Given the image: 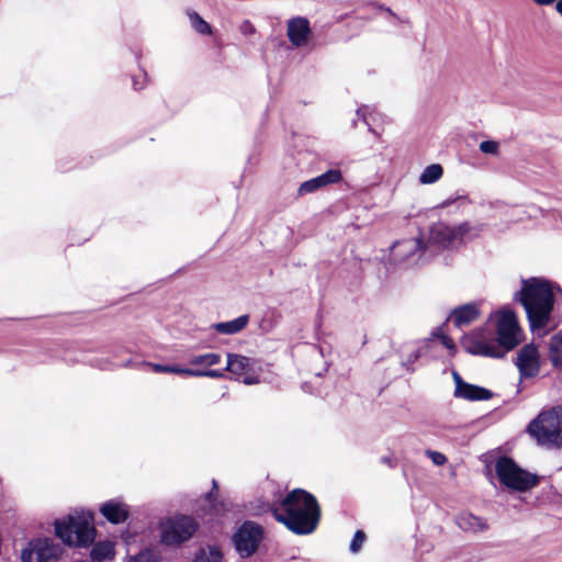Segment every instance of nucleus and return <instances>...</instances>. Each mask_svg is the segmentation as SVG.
Here are the masks:
<instances>
[{"instance_id": "f03ea898", "label": "nucleus", "mask_w": 562, "mask_h": 562, "mask_svg": "<svg viewBox=\"0 0 562 562\" xmlns=\"http://www.w3.org/2000/svg\"><path fill=\"white\" fill-rule=\"evenodd\" d=\"M272 516L295 535H310L318 526L321 507L315 496L303 488H294L272 507Z\"/></svg>"}, {"instance_id": "423d86ee", "label": "nucleus", "mask_w": 562, "mask_h": 562, "mask_svg": "<svg viewBox=\"0 0 562 562\" xmlns=\"http://www.w3.org/2000/svg\"><path fill=\"white\" fill-rule=\"evenodd\" d=\"M495 472L501 484L513 491L527 492L539 483L536 474L524 470L508 457L496 460Z\"/></svg>"}, {"instance_id": "bb28decb", "label": "nucleus", "mask_w": 562, "mask_h": 562, "mask_svg": "<svg viewBox=\"0 0 562 562\" xmlns=\"http://www.w3.org/2000/svg\"><path fill=\"white\" fill-rule=\"evenodd\" d=\"M148 367L153 369L156 373H175V374H181V375H189V372H191V369L189 368H181L176 364H159V363H147Z\"/></svg>"}, {"instance_id": "ea45409f", "label": "nucleus", "mask_w": 562, "mask_h": 562, "mask_svg": "<svg viewBox=\"0 0 562 562\" xmlns=\"http://www.w3.org/2000/svg\"><path fill=\"white\" fill-rule=\"evenodd\" d=\"M536 4L538 5H551L553 4L557 0H532Z\"/></svg>"}, {"instance_id": "1a4fd4ad", "label": "nucleus", "mask_w": 562, "mask_h": 562, "mask_svg": "<svg viewBox=\"0 0 562 562\" xmlns=\"http://www.w3.org/2000/svg\"><path fill=\"white\" fill-rule=\"evenodd\" d=\"M265 539V529L252 520L244 521L233 535L234 547L240 558H250Z\"/></svg>"}, {"instance_id": "c03bdc74", "label": "nucleus", "mask_w": 562, "mask_h": 562, "mask_svg": "<svg viewBox=\"0 0 562 562\" xmlns=\"http://www.w3.org/2000/svg\"><path fill=\"white\" fill-rule=\"evenodd\" d=\"M458 200H459V204H460V203H461V201H462V198L459 195V196H458Z\"/></svg>"}, {"instance_id": "58836bf2", "label": "nucleus", "mask_w": 562, "mask_h": 562, "mask_svg": "<svg viewBox=\"0 0 562 562\" xmlns=\"http://www.w3.org/2000/svg\"><path fill=\"white\" fill-rule=\"evenodd\" d=\"M258 379L255 378V376H249V375H246L243 378V383H245L246 385H252V384H256L258 383Z\"/></svg>"}, {"instance_id": "a211bd4d", "label": "nucleus", "mask_w": 562, "mask_h": 562, "mask_svg": "<svg viewBox=\"0 0 562 562\" xmlns=\"http://www.w3.org/2000/svg\"><path fill=\"white\" fill-rule=\"evenodd\" d=\"M252 360L246 356L228 353L226 370L235 375H244L252 370Z\"/></svg>"}, {"instance_id": "2eb2a0df", "label": "nucleus", "mask_w": 562, "mask_h": 562, "mask_svg": "<svg viewBox=\"0 0 562 562\" xmlns=\"http://www.w3.org/2000/svg\"><path fill=\"white\" fill-rule=\"evenodd\" d=\"M456 238V228L443 222L435 223L430 228L429 240L441 248H448Z\"/></svg>"}, {"instance_id": "0eeeda50", "label": "nucleus", "mask_w": 562, "mask_h": 562, "mask_svg": "<svg viewBox=\"0 0 562 562\" xmlns=\"http://www.w3.org/2000/svg\"><path fill=\"white\" fill-rule=\"evenodd\" d=\"M448 323H452L457 326V307L450 311L446 322L435 328L430 336L424 340L423 345L412 353L409 358L411 362L427 355L437 357L439 350H447L450 355L453 353L456 346L453 339L448 334Z\"/></svg>"}, {"instance_id": "473e14b6", "label": "nucleus", "mask_w": 562, "mask_h": 562, "mask_svg": "<svg viewBox=\"0 0 562 562\" xmlns=\"http://www.w3.org/2000/svg\"><path fill=\"white\" fill-rule=\"evenodd\" d=\"M190 376H209V378H222L223 373L218 370H198V369H191V372H189Z\"/></svg>"}, {"instance_id": "393cba45", "label": "nucleus", "mask_w": 562, "mask_h": 562, "mask_svg": "<svg viewBox=\"0 0 562 562\" xmlns=\"http://www.w3.org/2000/svg\"><path fill=\"white\" fill-rule=\"evenodd\" d=\"M223 553L217 547H207L202 549L196 555L193 562H222Z\"/></svg>"}, {"instance_id": "f257e3e1", "label": "nucleus", "mask_w": 562, "mask_h": 562, "mask_svg": "<svg viewBox=\"0 0 562 562\" xmlns=\"http://www.w3.org/2000/svg\"><path fill=\"white\" fill-rule=\"evenodd\" d=\"M488 322L496 330V339L486 336L484 328H477L462 337L461 344L469 353L503 358L522 340L516 314L509 307H503L488 316Z\"/></svg>"}, {"instance_id": "c756f323", "label": "nucleus", "mask_w": 562, "mask_h": 562, "mask_svg": "<svg viewBox=\"0 0 562 562\" xmlns=\"http://www.w3.org/2000/svg\"><path fill=\"white\" fill-rule=\"evenodd\" d=\"M366 539H367L366 533L362 530H357L353 535L351 542H350L349 550L352 553H358L361 550Z\"/></svg>"}, {"instance_id": "f704fd0d", "label": "nucleus", "mask_w": 562, "mask_h": 562, "mask_svg": "<svg viewBox=\"0 0 562 562\" xmlns=\"http://www.w3.org/2000/svg\"><path fill=\"white\" fill-rule=\"evenodd\" d=\"M357 116L361 119L369 127V131L373 134H376V132L371 127V123L369 121V117L371 116L370 108L368 105H362L357 110Z\"/></svg>"}, {"instance_id": "6ab92c4d", "label": "nucleus", "mask_w": 562, "mask_h": 562, "mask_svg": "<svg viewBox=\"0 0 562 562\" xmlns=\"http://www.w3.org/2000/svg\"><path fill=\"white\" fill-rule=\"evenodd\" d=\"M482 302H470L459 305V327L470 325L482 315Z\"/></svg>"}, {"instance_id": "6e6552de", "label": "nucleus", "mask_w": 562, "mask_h": 562, "mask_svg": "<svg viewBox=\"0 0 562 562\" xmlns=\"http://www.w3.org/2000/svg\"><path fill=\"white\" fill-rule=\"evenodd\" d=\"M198 529L195 520L186 515L169 518L160 525V541L167 546L188 541Z\"/></svg>"}, {"instance_id": "4be33fe9", "label": "nucleus", "mask_w": 562, "mask_h": 562, "mask_svg": "<svg viewBox=\"0 0 562 562\" xmlns=\"http://www.w3.org/2000/svg\"><path fill=\"white\" fill-rule=\"evenodd\" d=\"M114 555V548L110 541H101L93 546L90 557L93 561H102Z\"/></svg>"}, {"instance_id": "20e7f679", "label": "nucleus", "mask_w": 562, "mask_h": 562, "mask_svg": "<svg viewBox=\"0 0 562 562\" xmlns=\"http://www.w3.org/2000/svg\"><path fill=\"white\" fill-rule=\"evenodd\" d=\"M91 519L92 517L85 513L70 514L61 520H55V533L67 546L88 547L95 537Z\"/></svg>"}, {"instance_id": "cd10ccee", "label": "nucleus", "mask_w": 562, "mask_h": 562, "mask_svg": "<svg viewBox=\"0 0 562 562\" xmlns=\"http://www.w3.org/2000/svg\"><path fill=\"white\" fill-rule=\"evenodd\" d=\"M189 19L192 27L202 35H209L212 33L211 25L204 21L196 12H190Z\"/></svg>"}, {"instance_id": "a19ab883", "label": "nucleus", "mask_w": 562, "mask_h": 562, "mask_svg": "<svg viewBox=\"0 0 562 562\" xmlns=\"http://www.w3.org/2000/svg\"><path fill=\"white\" fill-rule=\"evenodd\" d=\"M450 371H451L452 379H453L454 383L457 384V376H458L457 369L451 368ZM453 395L457 396V386L454 387Z\"/></svg>"}, {"instance_id": "f3484780", "label": "nucleus", "mask_w": 562, "mask_h": 562, "mask_svg": "<svg viewBox=\"0 0 562 562\" xmlns=\"http://www.w3.org/2000/svg\"><path fill=\"white\" fill-rule=\"evenodd\" d=\"M459 397L469 401H486L492 397V392L487 389L469 384L459 378Z\"/></svg>"}, {"instance_id": "5701e85b", "label": "nucleus", "mask_w": 562, "mask_h": 562, "mask_svg": "<svg viewBox=\"0 0 562 562\" xmlns=\"http://www.w3.org/2000/svg\"><path fill=\"white\" fill-rule=\"evenodd\" d=\"M443 173V169L439 164H432L427 166L419 176V182L422 184H431L437 182Z\"/></svg>"}, {"instance_id": "c9c22d12", "label": "nucleus", "mask_w": 562, "mask_h": 562, "mask_svg": "<svg viewBox=\"0 0 562 562\" xmlns=\"http://www.w3.org/2000/svg\"><path fill=\"white\" fill-rule=\"evenodd\" d=\"M426 454L431 459V461L436 465H443L447 462L446 456L441 452L426 450Z\"/></svg>"}, {"instance_id": "4c0bfd02", "label": "nucleus", "mask_w": 562, "mask_h": 562, "mask_svg": "<svg viewBox=\"0 0 562 562\" xmlns=\"http://www.w3.org/2000/svg\"><path fill=\"white\" fill-rule=\"evenodd\" d=\"M381 462L389 465L390 468H394L396 465L395 460L390 456H383L381 458Z\"/></svg>"}, {"instance_id": "c85d7f7f", "label": "nucleus", "mask_w": 562, "mask_h": 562, "mask_svg": "<svg viewBox=\"0 0 562 562\" xmlns=\"http://www.w3.org/2000/svg\"><path fill=\"white\" fill-rule=\"evenodd\" d=\"M217 490H218L217 482L215 480H213L212 481V491L206 493L204 496V502L207 503L210 513L214 512L216 514L218 512L216 503H215L216 496H217Z\"/></svg>"}, {"instance_id": "9b49d317", "label": "nucleus", "mask_w": 562, "mask_h": 562, "mask_svg": "<svg viewBox=\"0 0 562 562\" xmlns=\"http://www.w3.org/2000/svg\"><path fill=\"white\" fill-rule=\"evenodd\" d=\"M426 246L420 237H412L397 240L392 245L391 256L397 262H404L413 259L416 255L422 257Z\"/></svg>"}, {"instance_id": "37998d69", "label": "nucleus", "mask_w": 562, "mask_h": 562, "mask_svg": "<svg viewBox=\"0 0 562 562\" xmlns=\"http://www.w3.org/2000/svg\"><path fill=\"white\" fill-rule=\"evenodd\" d=\"M555 2H557V4H555V10H557V12H558L559 14H561V15H562V0H557Z\"/></svg>"}, {"instance_id": "412c9836", "label": "nucleus", "mask_w": 562, "mask_h": 562, "mask_svg": "<svg viewBox=\"0 0 562 562\" xmlns=\"http://www.w3.org/2000/svg\"><path fill=\"white\" fill-rule=\"evenodd\" d=\"M548 357L553 368L562 370V330L550 338Z\"/></svg>"}, {"instance_id": "dca6fc26", "label": "nucleus", "mask_w": 562, "mask_h": 562, "mask_svg": "<svg viewBox=\"0 0 562 562\" xmlns=\"http://www.w3.org/2000/svg\"><path fill=\"white\" fill-rule=\"evenodd\" d=\"M101 514L111 524L117 525L127 520L130 513L123 503L116 499H110L100 507Z\"/></svg>"}, {"instance_id": "72a5a7b5", "label": "nucleus", "mask_w": 562, "mask_h": 562, "mask_svg": "<svg viewBox=\"0 0 562 562\" xmlns=\"http://www.w3.org/2000/svg\"><path fill=\"white\" fill-rule=\"evenodd\" d=\"M479 234V228L476 226H471L468 223L459 225V238L468 237L472 238Z\"/></svg>"}, {"instance_id": "7ed1b4c3", "label": "nucleus", "mask_w": 562, "mask_h": 562, "mask_svg": "<svg viewBox=\"0 0 562 562\" xmlns=\"http://www.w3.org/2000/svg\"><path fill=\"white\" fill-rule=\"evenodd\" d=\"M555 291H560V288L546 279L522 280V286L515 293L514 299L524 306L531 329L543 328L549 323Z\"/></svg>"}, {"instance_id": "7c9ffc66", "label": "nucleus", "mask_w": 562, "mask_h": 562, "mask_svg": "<svg viewBox=\"0 0 562 562\" xmlns=\"http://www.w3.org/2000/svg\"><path fill=\"white\" fill-rule=\"evenodd\" d=\"M133 562H160V557L151 550H143L133 558Z\"/></svg>"}, {"instance_id": "ddd939ff", "label": "nucleus", "mask_w": 562, "mask_h": 562, "mask_svg": "<svg viewBox=\"0 0 562 562\" xmlns=\"http://www.w3.org/2000/svg\"><path fill=\"white\" fill-rule=\"evenodd\" d=\"M342 176L338 169H329L326 172L304 181L301 183L297 190L300 196L316 192L317 190L333 183H337L341 180Z\"/></svg>"}, {"instance_id": "39448f33", "label": "nucleus", "mask_w": 562, "mask_h": 562, "mask_svg": "<svg viewBox=\"0 0 562 562\" xmlns=\"http://www.w3.org/2000/svg\"><path fill=\"white\" fill-rule=\"evenodd\" d=\"M528 429L540 445L560 446L562 443V406L539 414Z\"/></svg>"}, {"instance_id": "79ce46f5", "label": "nucleus", "mask_w": 562, "mask_h": 562, "mask_svg": "<svg viewBox=\"0 0 562 562\" xmlns=\"http://www.w3.org/2000/svg\"><path fill=\"white\" fill-rule=\"evenodd\" d=\"M133 87L135 90H140V89H143L144 85L140 83L136 77H134L133 78Z\"/></svg>"}, {"instance_id": "b1692460", "label": "nucleus", "mask_w": 562, "mask_h": 562, "mask_svg": "<svg viewBox=\"0 0 562 562\" xmlns=\"http://www.w3.org/2000/svg\"><path fill=\"white\" fill-rule=\"evenodd\" d=\"M459 527L468 531L476 532L485 529L486 525L481 518L467 514L462 515L459 519Z\"/></svg>"}, {"instance_id": "9d476101", "label": "nucleus", "mask_w": 562, "mask_h": 562, "mask_svg": "<svg viewBox=\"0 0 562 562\" xmlns=\"http://www.w3.org/2000/svg\"><path fill=\"white\" fill-rule=\"evenodd\" d=\"M60 548L52 539H36L22 550V562H49L58 558Z\"/></svg>"}, {"instance_id": "e433bc0d", "label": "nucleus", "mask_w": 562, "mask_h": 562, "mask_svg": "<svg viewBox=\"0 0 562 562\" xmlns=\"http://www.w3.org/2000/svg\"><path fill=\"white\" fill-rule=\"evenodd\" d=\"M240 31L244 34H252L255 33V26L249 21H245L240 26Z\"/></svg>"}, {"instance_id": "2f4dec72", "label": "nucleus", "mask_w": 562, "mask_h": 562, "mask_svg": "<svg viewBox=\"0 0 562 562\" xmlns=\"http://www.w3.org/2000/svg\"><path fill=\"white\" fill-rule=\"evenodd\" d=\"M480 150L484 154L497 156L499 153V143L496 140H484L480 144Z\"/></svg>"}, {"instance_id": "a878e982", "label": "nucleus", "mask_w": 562, "mask_h": 562, "mask_svg": "<svg viewBox=\"0 0 562 562\" xmlns=\"http://www.w3.org/2000/svg\"><path fill=\"white\" fill-rule=\"evenodd\" d=\"M221 361V355L215 352H209L204 355L192 356L189 359V363L192 366L212 367Z\"/></svg>"}, {"instance_id": "aec40b11", "label": "nucleus", "mask_w": 562, "mask_h": 562, "mask_svg": "<svg viewBox=\"0 0 562 562\" xmlns=\"http://www.w3.org/2000/svg\"><path fill=\"white\" fill-rule=\"evenodd\" d=\"M249 323V315H240L239 317L228 321L221 322L213 325L216 333L222 335H235L241 331Z\"/></svg>"}, {"instance_id": "4468645a", "label": "nucleus", "mask_w": 562, "mask_h": 562, "mask_svg": "<svg viewBox=\"0 0 562 562\" xmlns=\"http://www.w3.org/2000/svg\"><path fill=\"white\" fill-rule=\"evenodd\" d=\"M310 32V22L306 18L296 16L289 20L286 35L294 46L301 47L305 45Z\"/></svg>"}, {"instance_id": "f8f14e48", "label": "nucleus", "mask_w": 562, "mask_h": 562, "mask_svg": "<svg viewBox=\"0 0 562 562\" xmlns=\"http://www.w3.org/2000/svg\"><path fill=\"white\" fill-rule=\"evenodd\" d=\"M516 366L521 378H533L540 370V356L535 345H526L517 355Z\"/></svg>"}]
</instances>
